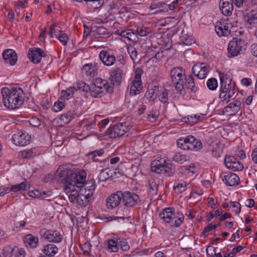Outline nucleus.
Instances as JSON below:
<instances>
[{
	"instance_id": "1",
	"label": "nucleus",
	"mask_w": 257,
	"mask_h": 257,
	"mask_svg": "<svg viewBox=\"0 0 257 257\" xmlns=\"http://www.w3.org/2000/svg\"><path fill=\"white\" fill-rule=\"evenodd\" d=\"M86 172L82 170L74 173L66 165L60 166L55 174V178L59 183L64 185V190L66 192L80 187L85 183Z\"/></svg>"
},
{
	"instance_id": "2",
	"label": "nucleus",
	"mask_w": 257,
	"mask_h": 257,
	"mask_svg": "<svg viewBox=\"0 0 257 257\" xmlns=\"http://www.w3.org/2000/svg\"><path fill=\"white\" fill-rule=\"evenodd\" d=\"M4 105L7 108L15 110L22 106L25 101L24 90L20 87L9 88L3 87L1 89Z\"/></svg>"
},
{
	"instance_id": "3",
	"label": "nucleus",
	"mask_w": 257,
	"mask_h": 257,
	"mask_svg": "<svg viewBox=\"0 0 257 257\" xmlns=\"http://www.w3.org/2000/svg\"><path fill=\"white\" fill-rule=\"evenodd\" d=\"M95 181L91 179L89 182H86L80 187H76L71 190L69 195V200L71 202H76L81 206L87 205L94 194L95 190Z\"/></svg>"
},
{
	"instance_id": "4",
	"label": "nucleus",
	"mask_w": 257,
	"mask_h": 257,
	"mask_svg": "<svg viewBox=\"0 0 257 257\" xmlns=\"http://www.w3.org/2000/svg\"><path fill=\"white\" fill-rule=\"evenodd\" d=\"M151 171L157 174L165 173L169 177L173 175L172 164L169 161L162 158H157L151 163Z\"/></svg>"
},
{
	"instance_id": "5",
	"label": "nucleus",
	"mask_w": 257,
	"mask_h": 257,
	"mask_svg": "<svg viewBox=\"0 0 257 257\" xmlns=\"http://www.w3.org/2000/svg\"><path fill=\"white\" fill-rule=\"evenodd\" d=\"M177 144L178 147L187 151H197L203 147L200 140L196 139L193 136L181 138L177 141Z\"/></svg>"
},
{
	"instance_id": "6",
	"label": "nucleus",
	"mask_w": 257,
	"mask_h": 257,
	"mask_svg": "<svg viewBox=\"0 0 257 257\" xmlns=\"http://www.w3.org/2000/svg\"><path fill=\"white\" fill-rule=\"evenodd\" d=\"M172 81L175 84V88L180 93L184 90L186 80L185 71L181 67H175L170 71Z\"/></svg>"
},
{
	"instance_id": "7",
	"label": "nucleus",
	"mask_w": 257,
	"mask_h": 257,
	"mask_svg": "<svg viewBox=\"0 0 257 257\" xmlns=\"http://www.w3.org/2000/svg\"><path fill=\"white\" fill-rule=\"evenodd\" d=\"M244 46L245 42L243 39L236 37L233 38L228 46V56L232 57L239 55Z\"/></svg>"
},
{
	"instance_id": "8",
	"label": "nucleus",
	"mask_w": 257,
	"mask_h": 257,
	"mask_svg": "<svg viewBox=\"0 0 257 257\" xmlns=\"http://www.w3.org/2000/svg\"><path fill=\"white\" fill-rule=\"evenodd\" d=\"M131 128V126L127 123H119L107 131V135L110 138L115 139L120 137L128 132Z\"/></svg>"
},
{
	"instance_id": "9",
	"label": "nucleus",
	"mask_w": 257,
	"mask_h": 257,
	"mask_svg": "<svg viewBox=\"0 0 257 257\" xmlns=\"http://www.w3.org/2000/svg\"><path fill=\"white\" fill-rule=\"evenodd\" d=\"M142 70L141 69H137L135 79L130 83L128 86L130 89L129 94L130 95L134 96L139 94L142 89Z\"/></svg>"
},
{
	"instance_id": "10",
	"label": "nucleus",
	"mask_w": 257,
	"mask_h": 257,
	"mask_svg": "<svg viewBox=\"0 0 257 257\" xmlns=\"http://www.w3.org/2000/svg\"><path fill=\"white\" fill-rule=\"evenodd\" d=\"M210 69V66L206 63H201L194 65L192 72L199 79L205 78Z\"/></svg>"
},
{
	"instance_id": "11",
	"label": "nucleus",
	"mask_w": 257,
	"mask_h": 257,
	"mask_svg": "<svg viewBox=\"0 0 257 257\" xmlns=\"http://www.w3.org/2000/svg\"><path fill=\"white\" fill-rule=\"evenodd\" d=\"M122 195L123 196L122 202L126 206L133 207L141 201L140 197L135 193L125 191L123 193L122 192Z\"/></svg>"
},
{
	"instance_id": "12",
	"label": "nucleus",
	"mask_w": 257,
	"mask_h": 257,
	"mask_svg": "<svg viewBox=\"0 0 257 257\" xmlns=\"http://www.w3.org/2000/svg\"><path fill=\"white\" fill-rule=\"evenodd\" d=\"M28 56L33 63L38 64L40 62L42 58L46 57L47 54L39 48L33 47L29 50Z\"/></svg>"
},
{
	"instance_id": "13",
	"label": "nucleus",
	"mask_w": 257,
	"mask_h": 257,
	"mask_svg": "<svg viewBox=\"0 0 257 257\" xmlns=\"http://www.w3.org/2000/svg\"><path fill=\"white\" fill-rule=\"evenodd\" d=\"M40 232L45 239L49 242L59 243L62 241L63 238L62 235L57 230H48L44 229L41 230Z\"/></svg>"
},
{
	"instance_id": "14",
	"label": "nucleus",
	"mask_w": 257,
	"mask_h": 257,
	"mask_svg": "<svg viewBox=\"0 0 257 257\" xmlns=\"http://www.w3.org/2000/svg\"><path fill=\"white\" fill-rule=\"evenodd\" d=\"M220 89L224 91L231 98L234 95L236 88L235 84L230 79L224 80L223 78L220 77Z\"/></svg>"
},
{
	"instance_id": "15",
	"label": "nucleus",
	"mask_w": 257,
	"mask_h": 257,
	"mask_svg": "<svg viewBox=\"0 0 257 257\" xmlns=\"http://www.w3.org/2000/svg\"><path fill=\"white\" fill-rule=\"evenodd\" d=\"M3 254L5 257H25L26 255L24 249L13 247L10 245L4 247Z\"/></svg>"
},
{
	"instance_id": "16",
	"label": "nucleus",
	"mask_w": 257,
	"mask_h": 257,
	"mask_svg": "<svg viewBox=\"0 0 257 257\" xmlns=\"http://www.w3.org/2000/svg\"><path fill=\"white\" fill-rule=\"evenodd\" d=\"M224 163L227 168L234 171H241L243 168V164L233 156H226Z\"/></svg>"
},
{
	"instance_id": "17",
	"label": "nucleus",
	"mask_w": 257,
	"mask_h": 257,
	"mask_svg": "<svg viewBox=\"0 0 257 257\" xmlns=\"http://www.w3.org/2000/svg\"><path fill=\"white\" fill-rule=\"evenodd\" d=\"M167 2L153 0L149 7L150 12L152 14H158L163 12H167Z\"/></svg>"
},
{
	"instance_id": "18",
	"label": "nucleus",
	"mask_w": 257,
	"mask_h": 257,
	"mask_svg": "<svg viewBox=\"0 0 257 257\" xmlns=\"http://www.w3.org/2000/svg\"><path fill=\"white\" fill-rule=\"evenodd\" d=\"M31 137L22 132H19L13 136V141L14 144L19 146H24L30 142Z\"/></svg>"
},
{
	"instance_id": "19",
	"label": "nucleus",
	"mask_w": 257,
	"mask_h": 257,
	"mask_svg": "<svg viewBox=\"0 0 257 257\" xmlns=\"http://www.w3.org/2000/svg\"><path fill=\"white\" fill-rule=\"evenodd\" d=\"M243 102V99L242 98H238L225 107L223 112L228 113L229 115H235L240 109Z\"/></svg>"
},
{
	"instance_id": "20",
	"label": "nucleus",
	"mask_w": 257,
	"mask_h": 257,
	"mask_svg": "<svg viewBox=\"0 0 257 257\" xmlns=\"http://www.w3.org/2000/svg\"><path fill=\"white\" fill-rule=\"evenodd\" d=\"M174 212L173 211V208L171 207L166 208L161 212L159 216L160 218L163 219L167 223L169 224L170 225H175L176 223L177 225H179V223L181 222L179 219H177V221H175L174 223L171 222V220L173 217L174 216Z\"/></svg>"
},
{
	"instance_id": "21",
	"label": "nucleus",
	"mask_w": 257,
	"mask_h": 257,
	"mask_svg": "<svg viewBox=\"0 0 257 257\" xmlns=\"http://www.w3.org/2000/svg\"><path fill=\"white\" fill-rule=\"evenodd\" d=\"M123 196L122 192L117 191L116 193L111 194L106 199V206L108 208H113L117 207L121 202Z\"/></svg>"
},
{
	"instance_id": "22",
	"label": "nucleus",
	"mask_w": 257,
	"mask_h": 257,
	"mask_svg": "<svg viewBox=\"0 0 257 257\" xmlns=\"http://www.w3.org/2000/svg\"><path fill=\"white\" fill-rule=\"evenodd\" d=\"M231 24H229L225 21L217 22L215 25V31L220 37L227 36L231 33L229 28Z\"/></svg>"
},
{
	"instance_id": "23",
	"label": "nucleus",
	"mask_w": 257,
	"mask_h": 257,
	"mask_svg": "<svg viewBox=\"0 0 257 257\" xmlns=\"http://www.w3.org/2000/svg\"><path fill=\"white\" fill-rule=\"evenodd\" d=\"M3 57L5 63L9 64L11 66L16 64L17 61V54L13 49H6L3 54Z\"/></svg>"
},
{
	"instance_id": "24",
	"label": "nucleus",
	"mask_w": 257,
	"mask_h": 257,
	"mask_svg": "<svg viewBox=\"0 0 257 257\" xmlns=\"http://www.w3.org/2000/svg\"><path fill=\"white\" fill-rule=\"evenodd\" d=\"M99 58L105 65L108 66L113 65L116 61L115 57L114 55L104 50L100 51Z\"/></svg>"
},
{
	"instance_id": "25",
	"label": "nucleus",
	"mask_w": 257,
	"mask_h": 257,
	"mask_svg": "<svg viewBox=\"0 0 257 257\" xmlns=\"http://www.w3.org/2000/svg\"><path fill=\"white\" fill-rule=\"evenodd\" d=\"M222 178L223 181L227 186H235L239 184V178L235 173H225Z\"/></svg>"
},
{
	"instance_id": "26",
	"label": "nucleus",
	"mask_w": 257,
	"mask_h": 257,
	"mask_svg": "<svg viewBox=\"0 0 257 257\" xmlns=\"http://www.w3.org/2000/svg\"><path fill=\"white\" fill-rule=\"evenodd\" d=\"M219 7L223 15L228 16L232 14L233 10L232 0H221L219 3Z\"/></svg>"
},
{
	"instance_id": "27",
	"label": "nucleus",
	"mask_w": 257,
	"mask_h": 257,
	"mask_svg": "<svg viewBox=\"0 0 257 257\" xmlns=\"http://www.w3.org/2000/svg\"><path fill=\"white\" fill-rule=\"evenodd\" d=\"M205 116V114L203 113L196 114L194 115H188L183 117L181 118V121L190 125H193L197 123L200 120H203L204 119Z\"/></svg>"
},
{
	"instance_id": "28",
	"label": "nucleus",
	"mask_w": 257,
	"mask_h": 257,
	"mask_svg": "<svg viewBox=\"0 0 257 257\" xmlns=\"http://www.w3.org/2000/svg\"><path fill=\"white\" fill-rule=\"evenodd\" d=\"M123 71L120 68H116L112 69L110 72L111 81L116 85H119L121 82Z\"/></svg>"
},
{
	"instance_id": "29",
	"label": "nucleus",
	"mask_w": 257,
	"mask_h": 257,
	"mask_svg": "<svg viewBox=\"0 0 257 257\" xmlns=\"http://www.w3.org/2000/svg\"><path fill=\"white\" fill-rule=\"evenodd\" d=\"M97 71V68L95 65L92 63L86 64L82 69V73L86 77L91 78L94 77Z\"/></svg>"
},
{
	"instance_id": "30",
	"label": "nucleus",
	"mask_w": 257,
	"mask_h": 257,
	"mask_svg": "<svg viewBox=\"0 0 257 257\" xmlns=\"http://www.w3.org/2000/svg\"><path fill=\"white\" fill-rule=\"evenodd\" d=\"M104 4V0H86L85 6L93 11L100 9Z\"/></svg>"
},
{
	"instance_id": "31",
	"label": "nucleus",
	"mask_w": 257,
	"mask_h": 257,
	"mask_svg": "<svg viewBox=\"0 0 257 257\" xmlns=\"http://www.w3.org/2000/svg\"><path fill=\"white\" fill-rule=\"evenodd\" d=\"M118 238L109 239L104 243L105 247L110 252H116L118 250Z\"/></svg>"
},
{
	"instance_id": "32",
	"label": "nucleus",
	"mask_w": 257,
	"mask_h": 257,
	"mask_svg": "<svg viewBox=\"0 0 257 257\" xmlns=\"http://www.w3.org/2000/svg\"><path fill=\"white\" fill-rule=\"evenodd\" d=\"M89 91H90L91 96L95 98L101 97L104 94L105 92L108 91L102 88L98 87V86L94 85L93 84L90 85V89Z\"/></svg>"
},
{
	"instance_id": "33",
	"label": "nucleus",
	"mask_w": 257,
	"mask_h": 257,
	"mask_svg": "<svg viewBox=\"0 0 257 257\" xmlns=\"http://www.w3.org/2000/svg\"><path fill=\"white\" fill-rule=\"evenodd\" d=\"M30 189V184L28 181H24L19 184L12 185L10 188V192L18 193L22 191H26Z\"/></svg>"
},
{
	"instance_id": "34",
	"label": "nucleus",
	"mask_w": 257,
	"mask_h": 257,
	"mask_svg": "<svg viewBox=\"0 0 257 257\" xmlns=\"http://www.w3.org/2000/svg\"><path fill=\"white\" fill-rule=\"evenodd\" d=\"M58 250V247L55 244H49L44 246L42 251L47 256H53L57 253Z\"/></svg>"
},
{
	"instance_id": "35",
	"label": "nucleus",
	"mask_w": 257,
	"mask_h": 257,
	"mask_svg": "<svg viewBox=\"0 0 257 257\" xmlns=\"http://www.w3.org/2000/svg\"><path fill=\"white\" fill-rule=\"evenodd\" d=\"M24 241L31 247L35 248L38 244L39 239L38 237L29 234L25 237Z\"/></svg>"
},
{
	"instance_id": "36",
	"label": "nucleus",
	"mask_w": 257,
	"mask_h": 257,
	"mask_svg": "<svg viewBox=\"0 0 257 257\" xmlns=\"http://www.w3.org/2000/svg\"><path fill=\"white\" fill-rule=\"evenodd\" d=\"M172 88V86L170 85H167L165 86L164 90L159 96V99L161 102L164 103L168 102L169 93Z\"/></svg>"
},
{
	"instance_id": "37",
	"label": "nucleus",
	"mask_w": 257,
	"mask_h": 257,
	"mask_svg": "<svg viewBox=\"0 0 257 257\" xmlns=\"http://www.w3.org/2000/svg\"><path fill=\"white\" fill-rule=\"evenodd\" d=\"M51 193L50 192H40L38 190H35L29 192V195L33 198L45 199L51 196Z\"/></svg>"
},
{
	"instance_id": "38",
	"label": "nucleus",
	"mask_w": 257,
	"mask_h": 257,
	"mask_svg": "<svg viewBox=\"0 0 257 257\" xmlns=\"http://www.w3.org/2000/svg\"><path fill=\"white\" fill-rule=\"evenodd\" d=\"M75 90H76V89L74 87H70L66 90H62L61 92L60 99L64 101L69 99L73 96Z\"/></svg>"
},
{
	"instance_id": "39",
	"label": "nucleus",
	"mask_w": 257,
	"mask_h": 257,
	"mask_svg": "<svg viewBox=\"0 0 257 257\" xmlns=\"http://www.w3.org/2000/svg\"><path fill=\"white\" fill-rule=\"evenodd\" d=\"M111 177H112V172L109 169L106 168L101 170V172L99 174L97 178L99 181L102 182L105 181Z\"/></svg>"
},
{
	"instance_id": "40",
	"label": "nucleus",
	"mask_w": 257,
	"mask_h": 257,
	"mask_svg": "<svg viewBox=\"0 0 257 257\" xmlns=\"http://www.w3.org/2000/svg\"><path fill=\"white\" fill-rule=\"evenodd\" d=\"M92 84L98 86V87L102 88L103 89L108 91L109 86L107 80L97 78L93 81Z\"/></svg>"
},
{
	"instance_id": "41",
	"label": "nucleus",
	"mask_w": 257,
	"mask_h": 257,
	"mask_svg": "<svg viewBox=\"0 0 257 257\" xmlns=\"http://www.w3.org/2000/svg\"><path fill=\"white\" fill-rule=\"evenodd\" d=\"M104 151L102 149H100L98 151L95 150L93 152H90L88 156L89 159L91 160L93 162H99L100 157L103 154Z\"/></svg>"
},
{
	"instance_id": "42",
	"label": "nucleus",
	"mask_w": 257,
	"mask_h": 257,
	"mask_svg": "<svg viewBox=\"0 0 257 257\" xmlns=\"http://www.w3.org/2000/svg\"><path fill=\"white\" fill-rule=\"evenodd\" d=\"M159 184V182H157V181L154 179H152L149 181V186L150 187L149 191L152 195H157Z\"/></svg>"
},
{
	"instance_id": "43",
	"label": "nucleus",
	"mask_w": 257,
	"mask_h": 257,
	"mask_svg": "<svg viewBox=\"0 0 257 257\" xmlns=\"http://www.w3.org/2000/svg\"><path fill=\"white\" fill-rule=\"evenodd\" d=\"M75 115L73 111H69L61 114L59 118L64 123H67L75 117Z\"/></svg>"
},
{
	"instance_id": "44",
	"label": "nucleus",
	"mask_w": 257,
	"mask_h": 257,
	"mask_svg": "<svg viewBox=\"0 0 257 257\" xmlns=\"http://www.w3.org/2000/svg\"><path fill=\"white\" fill-rule=\"evenodd\" d=\"M56 37L63 45L65 46L67 45L69 38L67 35L64 32L58 30L56 32Z\"/></svg>"
},
{
	"instance_id": "45",
	"label": "nucleus",
	"mask_w": 257,
	"mask_h": 257,
	"mask_svg": "<svg viewBox=\"0 0 257 257\" xmlns=\"http://www.w3.org/2000/svg\"><path fill=\"white\" fill-rule=\"evenodd\" d=\"M185 83L187 88L192 91L195 92L197 90L195 85L194 79L191 75H190L187 78L186 77Z\"/></svg>"
},
{
	"instance_id": "46",
	"label": "nucleus",
	"mask_w": 257,
	"mask_h": 257,
	"mask_svg": "<svg viewBox=\"0 0 257 257\" xmlns=\"http://www.w3.org/2000/svg\"><path fill=\"white\" fill-rule=\"evenodd\" d=\"M95 35L99 38L108 37L110 34L107 29L104 27H99L95 30Z\"/></svg>"
},
{
	"instance_id": "47",
	"label": "nucleus",
	"mask_w": 257,
	"mask_h": 257,
	"mask_svg": "<svg viewBox=\"0 0 257 257\" xmlns=\"http://www.w3.org/2000/svg\"><path fill=\"white\" fill-rule=\"evenodd\" d=\"M117 33L121 37L127 38L129 41H133V38L135 36V33L129 30H117Z\"/></svg>"
},
{
	"instance_id": "48",
	"label": "nucleus",
	"mask_w": 257,
	"mask_h": 257,
	"mask_svg": "<svg viewBox=\"0 0 257 257\" xmlns=\"http://www.w3.org/2000/svg\"><path fill=\"white\" fill-rule=\"evenodd\" d=\"M173 160L179 164H183L188 160V157L180 153H176L173 158Z\"/></svg>"
},
{
	"instance_id": "49",
	"label": "nucleus",
	"mask_w": 257,
	"mask_h": 257,
	"mask_svg": "<svg viewBox=\"0 0 257 257\" xmlns=\"http://www.w3.org/2000/svg\"><path fill=\"white\" fill-rule=\"evenodd\" d=\"M81 124L86 130L90 131L95 126L96 122L94 120L84 119L81 121Z\"/></svg>"
},
{
	"instance_id": "50",
	"label": "nucleus",
	"mask_w": 257,
	"mask_h": 257,
	"mask_svg": "<svg viewBox=\"0 0 257 257\" xmlns=\"http://www.w3.org/2000/svg\"><path fill=\"white\" fill-rule=\"evenodd\" d=\"M157 95V94L156 92V89L148 88L146 93L145 96L150 101H153L156 98Z\"/></svg>"
},
{
	"instance_id": "51",
	"label": "nucleus",
	"mask_w": 257,
	"mask_h": 257,
	"mask_svg": "<svg viewBox=\"0 0 257 257\" xmlns=\"http://www.w3.org/2000/svg\"><path fill=\"white\" fill-rule=\"evenodd\" d=\"M118 247L119 246L122 250L126 251L130 249V245L125 239L118 238Z\"/></svg>"
},
{
	"instance_id": "52",
	"label": "nucleus",
	"mask_w": 257,
	"mask_h": 257,
	"mask_svg": "<svg viewBox=\"0 0 257 257\" xmlns=\"http://www.w3.org/2000/svg\"><path fill=\"white\" fill-rule=\"evenodd\" d=\"M64 106V100H62L60 97L58 100L54 103L52 109L55 112H59L61 111Z\"/></svg>"
},
{
	"instance_id": "53",
	"label": "nucleus",
	"mask_w": 257,
	"mask_h": 257,
	"mask_svg": "<svg viewBox=\"0 0 257 257\" xmlns=\"http://www.w3.org/2000/svg\"><path fill=\"white\" fill-rule=\"evenodd\" d=\"M206 84L210 90H215L218 86L217 80L214 78H210L207 81Z\"/></svg>"
},
{
	"instance_id": "54",
	"label": "nucleus",
	"mask_w": 257,
	"mask_h": 257,
	"mask_svg": "<svg viewBox=\"0 0 257 257\" xmlns=\"http://www.w3.org/2000/svg\"><path fill=\"white\" fill-rule=\"evenodd\" d=\"M177 219H179L180 221H181L180 223H179V225H177V224L176 223V224H175V225H171V226H173V227H178L179 226H180L181 224L183 222V221H184V216L183 215V214H182L181 213H178L177 214V215H176L175 214H174V216L172 217L171 221V222H173V223H174L175 221H176V222L177 221Z\"/></svg>"
},
{
	"instance_id": "55",
	"label": "nucleus",
	"mask_w": 257,
	"mask_h": 257,
	"mask_svg": "<svg viewBox=\"0 0 257 257\" xmlns=\"http://www.w3.org/2000/svg\"><path fill=\"white\" fill-rule=\"evenodd\" d=\"M36 155V153L32 150H24L21 152V156L23 158L30 159L33 158Z\"/></svg>"
},
{
	"instance_id": "56",
	"label": "nucleus",
	"mask_w": 257,
	"mask_h": 257,
	"mask_svg": "<svg viewBox=\"0 0 257 257\" xmlns=\"http://www.w3.org/2000/svg\"><path fill=\"white\" fill-rule=\"evenodd\" d=\"M219 98L221 100V102L223 103H228L230 98H231L230 96H229L228 95L224 92V91L220 89V94L219 95Z\"/></svg>"
},
{
	"instance_id": "57",
	"label": "nucleus",
	"mask_w": 257,
	"mask_h": 257,
	"mask_svg": "<svg viewBox=\"0 0 257 257\" xmlns=\"http://www.w3.org/2000/svg\"><path fill=\"white\" fill-rule=\"evenodd\" d=\"M137 32L139 36L145 37L151 33V29L148 27L138 28L137 30Z\"/></svg>"
},
{
	"instance_id": "58",
	"label": "nucleus",
	"mask_w": 257,
	"mask_h": 257,
	"mask_svg": "<svg viewBox=\"0 0 257 257\" xmlns=\"http://www.w3.org/2000/svg\"><path fill=\"white\" fill-rule=\"evenodd\" d=\"M243 247L241 245H238L236 247L233 248L231 252L229 253H225L224 257H234L236 253L241 251Z\"/></svg>"
},
{
	"instance_id": "59",
	"label": "nucleus",
	"mask_w": 257,
	"mask_h": 257,
	"mask_svg": "<svg viewBox=\"0 0 257 257\" xmlns=\"http://www.w3.org/2000/svg\"><path fill=\"white\" fill-rule=\"evenodd\" d=\"M181 0H175L169 4L168 3V2H166L167 6L168 7H167V12L169 10L173 11L177 9L179 6V2Z\"/></svg>"
},
{
	"instance_id": "60",
	"label": "nucleus",
	"mask_w": 257,
	"mask_h": 257,
	"mask_svg": "<svg viewBox=\"0 0 257 257\" xmlns=\"http://www.w3.org/2000/svg\"><path fill=\"white\" fill-rule=\"evenodd\" d=\"M187 183L186 182L178 183L174 186V190L182 192L186 190Z\"/></svg>"
},
{
	"instance_id": "61",
	"label": "nucleus",
	"mask_w": 257,
	"mask_h": 257,
	"mask_svg": "<svg viewBox=\"0 0 257 257\" xmlns=\"http://www.w3.org/2000/svg\"><path fill=\"white\" fill-rule=\"evenodd\" d=\"M78 88L84 92H87L90 89V86L86 84L84 82H80L77 83Z\"/></svg>"
},
{
	"instance_id": "62",
	"label": "nucleus",
	"mask_w": 257,
	"mask_h": 257,
	"mask_svg": "<svg viewBox=\"0 0 257 257\" xmlns=\"http://www.w3.org/2000/svg\"><path fill=\"white\" fill-rule=\"evenodd\" d=\"M216 248L212 246H208L206 249L207 257H214L216 254Z\"/></svg>"
},
{
	"instance_id": "63",
	"label": "nucleus",
	"mask_w": 257,
	"mask_h": 257,
	"mask_svg": "<svg viewBox=\"0 0 257 257\" xmlns=\"http://www.w3.org/2000/svg\"><path fill=\"white\" fill-rule=\"evenodd\" d=\"M247 19L246 20V26L248 28L251 29L252 27H253L256 24H257V21L256 20H254L252 18H249L248 16H247Z\"/></svg>"
},
{
	"instance_id": "64",
	"label": "nucleus",
	"mask_w": 257,
	"mask_h": 257,
	"mask_svg": "<svg viewBox=\"0 0 257 257\" xmlns=\"http://www.w3.org/2000/svg\"><path fill=\"white\" fill-rule=\"evenodd\" d=\"M231 206L233 208V211L237 214H239L241 210V205L237 202H231Z\"/></svg>"
}]
</instances>
